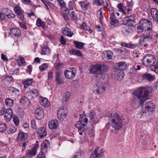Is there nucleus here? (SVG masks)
<instances>
[{
	"label": "nucleus",
	"mask_w": 158,
	"mask_h": 158,
	"mask_svg": "<svg viewBox=\"0 0 158 158\" xmlns=\"http://www.w3.org/2000/svg\"><path fill=\"white\" fill-rule=\"evenodd\" d=\"M44 24V23L42 22L40 19H38L36 21V25L38 27H43Z\"/></svg>",
	"instance_id": "09e8293b"
},
{
	"label": "nucleus",
	"mask_w": 158,
	"mask_h": 158,
	"mask_svg": "<svg viewBox=\"0 0 158 158\" xmlns=\"http://www.w3.org/2000/svg\"><path fill=\"white\" fill-rule=\"evenodd\" d=\"M151 69L156 73H158V61L156 64H155L153 67Z\"/></svg>",
	"instance_id": "603ef678"
},
{
	"label": "nucleus",
	"mask_w": 158,
	"mask_h": 158,
	"mask_svg": "<svg viewBox=\"0 0 158 158\" xmlns=\"http://www.w3.org/2000/svg\"><path fill=\"white\" fill-rule=\"evenodd\" d=\"M117 7L119 11L122 12L124 14H125V12L123 8V6L121 4L119 3L118 4Z\"/></svg>",
	"instance_id": "864d4df0"
},
{
	"label": "nucleus",
	"mask_w": 158,
	"mask_h": 158,
	"mask_svg": "<svg viewBox=\"0 0 158 158\" xmlns=\"http://www.w3.org/2000/svg\"><path fill=\"white\" fill-rule=\"evenodd\" d=\"M13 120L16 126L18 125L19 123V118L15 116L13 117Z\"/></svg>",
	"instance_id": "6e6d98bb"
},
{
	"label": "nucleus",
	"mask_w": 158,
	"mask_h": 158,
	"mask_svg": "<svg viewBox=\"0 0 158 158\" xmlns=\"http://www.w3.org/2000/svg\"><path fill=\"white\" fill-rule=\"evenodd\" d=\"M48 67L47 65L46 64L44 63L40 66L39 67V68L41 71H44L47 69Z\"/></svg>",
	"instance_id": "5fc2aeb1"
},
{
	"label": "nucleus",
	"mask_w": 158,
	"mask_h": 158,
	"mask_svg": "<svg viewBox=\"0 0 158 158\" xmlns=\"http://www.w3.org/2000/svg\"><path fill=\"white\" fill-rule=\"evenodd\" d=\"M110 15V23L112 25H115L119 23L117 19V17L115 15V12L113 10L109 11Z\"/></svg>",
	"instance_id": "ddd939ff"
},
{
	"label": "nucleus",
	"mask_w": 158,
	"mask_h": 158,
	"mask_svg": "<svg viewBox=\"0 0 158 158\" xmlns=\"http://www.w3.org/2000/svg\"><path fill=\"white\" fill-rule=\"evenodd\" d=\"M69 53L70 54L77 56H82V54L80 51L75 49L70 50L69 51Z\"/></svg>",
	"instance_id": "2f4dec72"
},
{
	"label": "nucleus",
	"mask_w": 158,
	"mask_h": 158,
	"mask_svg": "<svg viewBox=\"0 0 158 158\" xmlns=\"http://www.w3.org/2000/svg\"><path fill=\"white\" fill-rule=\"evenodd\" d=\"M67 111L66 109L64 108H60L58 110L57 116L58 118L63 120L66 116Z\"/></svg>",
	"instance_id": "9b49d317"
},
{
	"label": "nucleus",
	"mask_w": 158,
	"mask_h": 158,
	"mask_svg": "<svg viewBox=\"0 0 158 158\" xmlns=\"http://www.w3.org/2000/svg\"><path fill=\"white\" fill-rule=\"evenodd\" d=\"M40 104L44 107H46L49 106V102L48 99L42 97H41L39 99Z\"/></svg>",
	"instance_id": "aec40b11"
},
{
	"label": "nucleus",
	"mask_w": 158,
	"mask_h": 158,
	"mask_svg": "<svg viewBox=\"0 0 158 158\" xmlns=\"http://www.w3.org/2000/svg\"><path fill=\"white\" fill-rule=\"evenodd\" d=\"M16 16L11 11V12H10L9 15L7 16V17L9 19L15 18Z\"/></svg>",
	"instance_id": "052dcab7"
},
{
	"label": "nucleus",
	"mask_w": 158,
	"mask_h": 158,
	"mask_svg": "<svg viewBox=\"0 0 158 158\" xmlns=\"http://www.w3.org/2000/svg\"><path fill=\"white\" fill-rule=\"evenodd\" d=\"M103 0H93V4L94 5H96L99 6L102 5Z\"/></svg>",
	"instance_id": "49530a36"
},
{
	"label": "nucleus",
	"mask_w": 158,
	"mask_h": 158,
	"mask_svg": "<svg viewBox=\"0 0 158 158\" xmlns=\"http://www.w3.org/2000/svg\"><path fill=\"white\" fill-rule=\"evenodd\" d=\"M145 104V106L149 110L150 112H151L154 111L155 106L152 101L147 102Z\"/></svg>",
	"instance_id": "7c9ffc66"
},
{
	"label": "nucleus",
	"mask_w": 158,
	"mask_h": 158,
	"mask_svg": "<svg viewBox=\"0 0 158 158\" xmlns=\"http://www.w3.org/2000/svg\"><path fill=\"white\" fill-rule=\"evenodd\" d=\"M49 146V141L48 140H45L41 144V149L42 151H45V150Z\"/></svg>",
	"instance_id": "473e14b6"
},
{
	"label": "nucleus",
	"mask_w": 158,
	"mask_h": 158,
	"mask_svg": "<svg viewBox=\"0 0 158 158\" xmlns=\"http://www.w3.org/2000/svg\"><path fill=\"white\" fill-rule=\"evenodd\" d=\"M35 115L36 118L41 119L44 117V114L43 109L39 107L35 110Z\"/></svg>",
	"instance_id": "4468645a"
},
{
	"label": "nucleus",
	"mask_w": 158,
	"mask_h": 158,
	"mask_svg": "<svg viewBox=\"0 0 158 158\" xmlns=\"http://www.w3.org/2000/svg\"><path fill=\"white\" fill-rule=\"evenodd\" d=\"M59 2L61 8H66V7H65L66 3L63 0H59Z\"/></svg>",
	"instance_id": "69168bd1"
},
{
	"label": "nucleus",
	"mask_w": 158,
	"mask_h": 158,
	"mask_svg": "<svg viewBox=\"0 0 158 158\" xmlns=\"http://www.w3.org/2000/svg\"><path fill=\"white\" fill-rule=\"evenodd\" d=\"M135 45L132 44L130 42L129 43H127V45L126 48L131 49H133L135 48Z\"/></svg>",
	"instance_id": "4d7b16f0"
},
{
	"label": "nucleus",
	"mask_w": 158,
	"mask_h": 158,
	"mask_svg": "<svg viewBox=\"0 0 158 158\" xmlns=\"http://www.w3.org/2000/svg\"><path fill=\"white\" fill-rule=\"evenodd\" d=\"M80 118L79 121L81 123H84V122L87 123L88 121V119L86 118L85 116H82L81 114H80Z\"/></svg>",
	"instance_id": "c03bdc74"
},
{
	"label": "nucleus",
	"mask_w": 158,
	"mask_h": 158,
	"mask_svg": "<svg viewBox=\"0 0 158 158\" xmlns=\"http://www.w3.org/2000/svg\"><path fill=\"white\" fill-rule=\"evenodd\" d=\"M7 126L5 123H0V132H4L6 129Z\"/></svg>",
	"instance_id": "79ce46f5"
},
{
	"label": "nucleus",
	"mask_w": 158,
	"mask_h": 158,
	"mask_svg": "<svg viewBox=\"0 0 158 158\" xmlns=\"http://www.w3.org/2000/svg\"><path fill=\"white\" fill-rule=\"evenodd\" d=\"M32 70V66L31 64L27 66V69H26L27 72L29 74H31Z\"/></svg>",
	"instance_id": "680f3d73"
},
{
	"label": "nucleus",
	"mask_w": 158,
	"mask_h": 158,
	"mask_svg": "<svg viewBox=\"0 0 158 158\" xmlns=\"http://www.w3.org/2000/svg\"><path fill=\"white\" fill-rule=\"evenodd\" d=\"M127 16L123 20V23L125 25L131 27H133L135 26V15L134 13L131 12V13L127 14Z\"/></svg>",
	"instance_id": "423d86ee"
},
{
	"label": "nucleus",
	"mask_w": 158,
	"mask_h": 158,
	"mask_svg": "<svg viewBox=\"0 0 158 158\" xmlns=\"http://www.w3.org/2000/svg\"><path fill=\"white\" fill-rule=\"evenodd\" d=\"M73 42L74 44L75 45L76 47L77 48L79 49H81L83 48L84 44L82 42H80L76 41H74Z\"/></svg>",
	"instance_id": "58836bf2"
},
{
	"label": "nucleus",
	"mask_w": 158,
	"mask_h": 158,
	"mask_svg": "<svg viewBox=\"0 0 158 158\" xmlns=\"http://www.w3.org/2000/svg\"><path fill=\"white\" fill-rule=\"evenodd\" d=\"M76 73V70L74 68H69L65 69L64 74L66 78L71 79L74 78Z\"/></svg>",
	"instance_id": "6e6552de"
},
{
	"label": "nucleus",
	"mask_w": 158,
	"mask_h": 158,
	"mask_svg": "<svg viewBox=\"0 0 158 158\" xmlns=\"http://www.w3.org/2000/svg\"><path fill=\"white\" fill-rule=\"evenodd\" d=\"M101 84V82H98L96 85L97 89L95 91L98 94H99L100 91L104 92L106 90L105 87L103 85H102Z\"/></svg>",
	"instance_id": "c85d7f7f"
},
{
	"label": "nucleus",
	"mask_w": 158,
	"mask_h": 158,
	"mask_svg": "<svg viewBox=\"0 0 158 158\" xmlns=\"http://www.w3.org/2000/svg\"><path fill=\"white\" fill-rule=\"evenodd\" d=\"M37 136L39 138H42L46 136L47 132L44 127L40 128L37 131Z\"/></svg>",
	"instance_id": "a211bd4d"
},
{
	"label": "nucleus",
	"mask_w": 158,
	"mask_h": 158,
	"mask_svg": "<svg viewBox=\"0 0 158 158\" xmlns=\"http://www.w3.org/2000/svg\"><path fill=\"white\" fill-rule=\"evenodd\" d=\"M33 81V80L32 78H27L22 80V83L24 85L25 89H26L28 86L30 85Z\"/></svg>",
	"instance_id": "4be33fe9"
},
{
	"label": "nucleus",
	"mask_w": 158,
	"mask_h": 158,
	"mask_svg": "<svg viewBox=\"0 0 158 158\" xmlns=\"http://www.w3.org/2000/svg\"><path fill=\"white\" fill-rule=\"evenodd\" d=\"M38 94V91L35 89L29 87L26 93V97L29 100H33L36 98Z\"/></svg>",
	"instance_id": "0eeeda50"
},
{
	"label": "nucleus",
	"mask_w": 158,
	"mask_h": 158,
	"mask_svg": "<svg viewBox=\"0 0 158 158\" xmlns=\"http://www.w3.org/2000/svg\"><path fill=\"white\" fill-rule=\"evenodd\" d=\"M48 125L50 129H54L58 126V121L56 119L51 120L48 123Z\"/></svg>",
	"instance_id": "b1692460"
},
{
	"label": "nucleus",
	"mask_w": 158,
	"mask_h": 158,
	"mask_svg": "<svg viewBox=\"0 0 158 158\" xmlns=\"http://www.w3.org/2000/svg\"><path fill=\"white\" fill-rule=\"evenodd\" d=\"M117 71L116 72L115 74H117L118 76V78H123L124 75V73L123 71L121 70H119L117 69Z\"/></svg>",
	"instance_id": "37998d69"
},
{
	"label": "nucleus",
	"mask_w": 158,
	"mask_h": 158,
	"mask_svg": "<svg viewBox=\"0 0 158 158\" xmlns=\"http://www.w3.org/2000/svg\"><path fill=\"white\" fill-rule=\"evenodd\" d=\"M116 67L117 69L119 70H121L123 71L127 68L128 65L126 64V63L125 62H121L118 63L117 64Z\"/></svg>",
	"instance_id": "5701e85b"
},
{
	"label": "nucleus",
	"mask_w": 158,
	"mask_h": 158,
	"mask_svg": "<svg viewBox=\"0 0 158 158\" xmlns=\"http://www.w3.org/2000/svg\"><path fill=\"white\" fill-rule=\"evenodd\" d=\"M64 12L62 13V15L64 19L66 20L69 19L68 15L70 13V10L69 8L66 7V10L64 11Z\"/></svg>",
	"instance_id": "e433bc0d"
},
{
	"label": "nucleus",
	"mask_w": 158,
	"mask_h": 158,
	"mask_svg": "<svg viewBox=\"0 0 158 158\" xmlns=\"http://www.w3.org/2000/svg\"><path fill=\"white\" fill-rule=\"evenodd\" d=\"M79 4L82 9L84 10H87L89 5V3L86 1L79 2Z\"/></svg>",
	"instance_id": "c9c22d12"
},
{
	"label": "nucleus",
	"mask_w": 158,
	"mask_h": 158,
	"mask_svg": "<svg viewBox=\"0 0 158 158\" xmlns=\"http://www.w3.org/2000/svg\"><path fill=\"white\" fill-rule=\"evenodd\" d=\"M37 158H46L44 153L43 152H40Z\"/></svg>",
	"instance_id": "bf43d9fd"
},
{
	"label": "nucleus",
	"mask_w": 158,
	"mask_h": 158,
	"mask_svg": "<svg viewBox=\"0 0 158 158\" xmlns=\"http://www.w3.org/2000/svg\"><path fill=\"white\" fill-rule=\"evenodd\" d=\"M17 129L14 127H10L9 131V133H12L15 132L16 131Z\"/></svg>",
	"instance_id": "338daca9"
},
{
	"label": "nucleus",
	"mask_w": 158,
	"mask_h": 158,
	"mask_svg": "<svg viewBox=\"0 0 158 158\" xmlns=\"http://www.w3.org/2000/svg\"><path fill=\"white\" fill-rule=\"evenodd\" d=\"M70 16L73 20H77L78 18L77 14L74 11H72L70 14Z\"/></svg>",
	"instance_id": "a18cd8bd"
},
{
	"label": "nucleus",
	"mask_w": 158,
	"mask_h": 158,
	"mask_svg": "<svg viewBox=\"0 0 158 158\" xmlns=\"http://www.w3.org/2000/svg\"><path fill=\"white\" fill-rule=\"evenodd\" d=\"M95 115L96 114L94 112H90L89 117L92 123L97 122L98 121V119L96 117Z\"/></svg>",
	"instance_id": "f704fd0d"
},
{
	"label": "nucleus",
	"mask_w": 158,
	"mask_h": 158,
	"mask_svg": "<svg viewBox=\"0 0 158 158\" xmlns=\"http://www.w3.org/2000/svg\"><path fill=\"white\" fill-rule=\"evenodd\" d=\"M2 13L6 16L10 12H11V10L7 8H4L2 10Z\"/></svg>",
	"instance_id": "de8ad7c7"
},
{
	"label": "nucleus",
	"mask_w": 158,
	"mask_h": 158,
	"mask_svg": "<svg viewBox=\"0 0 158 158\" xmlns=\"http://www.w3.org/2000/svg\"><path fill=\"white\" fill-rule=\"evenodd\" d=\"M25 62V60L24 58L23 57H20L19 60L18 61L19 65L20 66H21Z\"/></svg>",
	"instance_id": "e2e57ef3"
},
{
	"label": "nucleus",
	"mask_w": 158,
	"mask_h": 158,
	"mask_svg": "<svg viewBox=\"0 0 158 158\" xmlns=\"http://www.w3.org/2000/svg\"><path fill=\"white\" fill-rule=\"evenodd\" d=\"M62 75V73L59 71H56L55 72V80L59 84L62 83L63 82L61 78V76Z\"/></svg>",
	"instance_id": "412c9836"
},
{
	"label": "nucleus",
	"mask_w": 158,
	"mask_h": 158,
	"mask_svg": "<svg viewBox=\"0 0 158 158\" xmlns=\"http://www.w3.org/2000/svg\"><path fill=\"white\" fill-rule=\"evenodd\" d=\"M10 34L12 36L18 37L21 35V33L19 29L13 27L10 30Z\"/></svg>",
	"instance_id": "f3484780"
},
{
	"label": "nucleus",
	"mask_w": 158,
	"mask_h": 158,
	"mask_svg": "<svg viewBox=\"0 0 158 158\" xmlns=\"http://www.w3.org/2000/svg\"><path fill=\"white\" fill-rule=\"evenodd\" d=\"M150 110L148 108H147L145 106V107H143L142 110V112L143 114L147 113H148L150 112Z\"/></svg>",
	"instance_id": "0e129e2a"
},
{
	"label": "nucleus",
	"mask_w": 158,
	"mask_h": 158,
	"mask_svg": "<svg viewBox=\"0 0 158 158\" xmlns=\"http://www.w3.org/2000/svg\"><path fill=\"white\" fill-rule=\"evenodd\" d=\"M152 29L149 32L148 31L146 32L147 34H149V35L144 36V39L146 40L148 39V40H152L155 38L158 37V32L152 31Z\"/></svg>",
	"instance_id": "f8f14e48"
},
{
	"label": "nucleus",
	"mask_w": 158,
	"mask_h": 158,
	"mask_svg": "<svg viewBox=\"0 0 158 158\" xmlns=\"http://www.w3.org/2000/svg\"><path fill=\"white\" fill-rule=\"evenodd\" d=\"M80 28L83 29L87 31V33L91 34L92 32V29L89 27L87 26V24L85 22H83L80 27Z\"/></svg>",
	"instance_id": "bb28decb"
},
{
	"label": "nucleus",
	"mask_w": 158,
	"mask_h": 158,
	"mask_svg": "<svg viewBox=\"0 0 158 158\" xmlns=\"http://www.w3.org/2000/svg\"><path fill=\"white\" fill-rule=\"evenodd\" d=\"M70 96V94L69 92H66L64 95L63 99L64 101H67L69 99Z\"/></svg>",
	"instance_id": "3c124183"
},
{
	"label": "nucleus",
	"mask_w": 158,
	"mask_h": 158,
	"mask_svg": "<svg viewBox=\"0 0 158 158\" xmlns=\"http://www.w3.org/2000/svg\"><path fill=\"white\" fill-rule=\"evenodd\" d=\"M31 125L32 128L33 129H36L37 126L36 125L35 120V119H32L31 121Z\"/></svg>",
	"instance_id": "13d9d810"
},
{
	"label": "nucleus",
	"mask_w": 158,
	"mask_h": 158,
	"mask_svg": "<svg viewBox=\"0 0 158 158\" xmlns=\"http://www.w3.org/2000/svg\"><path fill=\"white\" fill-rule=\"evenodd\" d=\"M142 61L143 65L151 69L154 67L156 59L152 54H146L143 56Z\"/></svg>",
	"instance_id": "39448f33"
},
{
	"label": "nucleus",
	"mask_w": 158,
	"mask_h": 158,
	"mask_svg": "<svg viewBox=\"0 0 158 158\" xmlns=\"http://www.w3.org/2000/svg\"><path fill=\"white\" fill-rule=\"evenodd\" d=\"M62 30L64 35L71 37L73 35V33L71 32V30L68 27H63L62 28Z\"/></svg>",
	"instance_id": "393cba45"
},
{
	"label": "nucleus",
	"mask_w": 158,
	"mask_h": 158,
	"mask_svg": "<svg viewBox=\"0 0 158 158\" xmlns=\"http://www.w3.org/2000/svg\"><path fill=\"white\" fill-rule=\"evenodd\" d=\"M5 104L7 106H12L13 104V101L10 98H7L6 99L5 101Z\"/></svg>",
	"instance_id": "ea45409f"
},
{
	"label": "nucleus",
	"mask_w": 158,
	"mask_h": 158,
	"mask_svg": "<svg viewBox=\"0 0 158 158\" xmlns=\"http://www.w3.org/2000/svg\"><path fill=\"white\" fill-rule=\"evenodd\" d=\"M138 31L139 32H147L150 31L152 29V23L148 19H141L137 27Z\"/></svg>",
	"instance_id": "f03ea898"
},
{
	"label": "nucleus",
	"mask_w": 158,
	"mask_h": 158,
	"mask_svg": "<svg viewBox=\"0 0 158 158\" xmlns=\"http://www.w3.org/2000/svg\"><path fill=\"white\" fill-rule=\"evenodd\" d=\"M112 56V52L110 51H107L106 52V53L102 56V57L104 60H108L111 59Z\"/></svg>",
	"instance_id": "c756f323"
},
{
	"label": "nucleus",
	"mask_w": 158,
	"mask_h": 158,
	"mask_svg": "<svg viewBox=\"0 0 158 158\" xmlns=\"http://www.w3.org/2000/svg\"><path fill=\"white\" fill-rule=\"evenodd\" d=\"M4 114V118L6 121H10L13 116V113L10 109H6Z\"/></svg>",
	"instance_id": "2eb2a0df"
},
{
	"label": "nucleus",
	"mask_w": 158,
	"mask_h": 158,
	"mask_svg": "<svg viewBox=\"0 0 158 158\" xmlns=\"http://www.w3.org/2000/svg\"><path fill=\"white\" fill-rule=\"evenodd\" d=\"M142 77L143 79L149 81H152L155 79L154 76L148 73L144 74Z\"/></svg>",
	"instance_id": "a878e982"
},
{
	"label": "nucleus",
	"mask_w": 158,
	"mask_h": 158,
	"mask_svg": "<svg viewBox=\"0 0 158 158\" xmlns=\"http://www.w3.org/2000/svg\"><path fill=\"white\" fill-rule=\"evenodd\" d=\"M152 90L149 87H140L132 93L131 106L134 108L142 106L145 101L149 99Z\"/></svg>",
	"instance_id": "f257e3e1"
},
{
	"label": "nucleus",
	"mask_w": 158,
	"mask_h": 158,
	"mask_svg": "<svg viewBox=\"0 0 158 158\" xmlns=\"http://www.w3.org/2000/svg\"><path fill=\"white\" fill-rule=\"evenodd\" d=\"M111 124L115 130H119L123 126V120L119 115L116 113H112L110 115Z\"/></svg>",
	"instance_id": "7ed1b4c3"
},
{
	"label": "nucleus",
	"mask_w": 158,
	"mask_h": 158,
	"mask_svg": "<svg viewBox=\"0 0 158 158\" xmlns=\"http://www.w3.org/2000/svg\"><path fill=\"white\" fill-rule=\"evenodd\" d=\"M97 16L98 18L101 23L102 24L103 22L102 20L103 19V16L102 15V11L100 10L98 11L97 12Z\"/></svg>",
	"instance_id": "a19ab883"
},
{
	"label": "nucleus",
	"mask_w": 158,
	"mask_h": 158,
	"mask_svg": "<svg viewBox=\"0 0 158 158\" xmlns=\"http://www.w3.org/2000/svg\"><path fill=\"white\" fill-rule=\"evenodd\" d=\"M28 137L27 134L23 131H19L17 138V140L18 142L23 141L26 140Z\"/></svg>",
	"instance_id": "dca6fc26"
},
{
	"label": "nucleus",
	"mask_w": 158,
	"mask_h": 158,
	"mask_svg": "<svg viewBox=\"0 0 158 158\" xmlns=\"http://www.w3.org/2000/svg\"><path fill=\"white\" fill-rule=\"evenodd\" d=\"M151 15L153 19L158 23V10L155 8L151 9Z\"/></svg>",
	"instance_id": "6ab92c4d"
},
{
	"label": "nucleus",
	"mask_w": 158,
	"mask_h": 158,
	"mask_svg": "<svg viewBox=\"0 0 158 158\" xmlns=\"http://www.w3.org/2000/svg\"><path fill=\"white\" fill-rule=\"evenodd\" d=\"M108 70V66L104 64H97L91 67L90 72L92 73L101 75L104 74Z\"/></svg>",
	"instance_id": "20e7f679"
},
{
	"label": "nucleus",
	"mask_w": 158,
	"mask_h": 158,
	"mask_svg": "<svg viewBox=\"0 0 158 158\" xmlns=\"http://www.w3.org/2000/svg\"><path fill=\"white\" fill-rule=\"evenodd\" d=\"M50 51L47 45H45L41 49V54L43 55L48 54L50 53Z\"/></svg>",
	"instance_id": "72a5a7b5"
},
{
	"label": "nucleus",
	"mask_w": 158,
	"mask_h": 158,
	"mask_svg": "<svg viewBox=\"0 0 158 158\" xmlns=\"http://www.w3.org/2000/svg\"><path fill=\"white\" fill-rule=\"evenodd\" d=\"M14 10L19 19L22 21L25 19L24 12L21 10L19 6H15L14 8Z\"/></svg>",
	"instance_id": "9d476101"
},
{
	"label": "nucleus",
	"mask_w": 158,
	"mask_h": 158,
	"mask_svg": "<svg viewBox=\"0 0 158 158\" xmlns=\"http://www.w3.org/2000/svg\"><path fill=\"white\" fill-rule=\"evenodd\" d=\"M103 151L100 147L97 148L94 152H92L90 156V158H101L103 156Z\"/></svg>",
	"instance_id": "1a4fd4ad"
},
{
	"label": "nucleus",
	"mask_w": 158,
	"mask_h": 158,
	"mask_svg": "<svg viewBox=\"0 0 158 158\" xmlns=\"http://www.w3.org/2000/svg\"><path fill=\"white\" fill-rule=\"evenodd\" d=\"M36 151L35 149H32L26 154V157L27 158H31L33 156L36 154Z\"/></svg>",
	"instance_id": "4c0bfd02"
},
{
	"label": "nucleus",
	"mask_w": 158,
	"mask_h": 158,
	"mask_svg": "<svg viewBox=\"0 0 158 158\" xmlns=\"http://www.w3.org/2000/svg\"><path fill=\"white\" fill-rule=\"evenodd\" d=\"M75 127L78 129V131H85V125L84 123H81L80 121H77L75 125Z\"/></svg>",
	"instance_id": "cd10ccee"
},
{
	"label": "nucleus",
	"mask_w": 158,
	"mask_h": 158,
	"mask_svg": "<svg viewBox=\"0 0 158 158\" xmlns=\"http://www.w3.org/2000/svg\"><path fill=\"white\" fill-rule=\"evenodd\" d=\"M9 90L10 91V92H11L12 93L16 92H18L19 91V90L18 89H16L12 87H10L9 88Z\"/></svg>",
	"instance_id": "774afa93"
},
{
	"label": "nucleus",
	"mask_w": 158,
	"mask_h": 158,
	"mask_svg": "<svg viewBox=\"0 0 158 158\" xmlns=\"http://www.w3.org/2000/svg\"><path fill=\"white\" fill-rule=\"evenodd\" d=\"M18 23L19 26L22 28L24 30H26L27 29V26L24 22L19 21L18 22Z\"/></svg>",
	"instance_id": "8fccbe9b"
}]
</instances>
